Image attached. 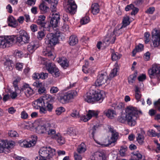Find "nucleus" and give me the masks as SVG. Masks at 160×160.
<instances>
[{
	"mask_svg": "<svg viewBox=\"0 0 160 160\" xmlns=\"http://www.w3.org/2000/svg\"><path fill=\"white\" fill-rule=\"evenodd\" d=\"M69 41L70 45L73 46L78 43V40L76 36L75 35H72L70 37Z\"/></svg>",
	"mask_w": 160,
	"mask_h": 160,
	"instance_id": "nucleus-34",
	"label": "nucleus"
},
{
	"mask_svg": "<svg viewBox=\"0 0 160 160\" xmlns=\"http://www.w3.org/2000/svg\"><path fill=\"white\" fill-rule=\"evenodd\" d=\"M45 16L43 15H40L38 16V19L37 20V22L42 27L45 26L46 23L45 22Z\"/></svg>",
	"mask_w": 160,
	"mask_h": 160,
	"instance_id": "nucleus-30",
	"label": "nucleus"
},
{
	"mask_svg": "<svg viewBox=\"0 0 160 160\" xmlns=\"http://www.w3.org/2000/svg\"><path fill=\"white\" fill-rule=\"evenodd\" d=\"M15 36H0V48L4 49L12 46L15 41Z\"/></svg>",
	"mask_w": 160,
	"mask_h": 160,
	"instance_id": "nucleus-5",
	"label": "nucleus"
},
{
	"mask_svg": "<svg viewBox=\"0 0 160 160\" xmlns=\"http://www.w3.org/2000/svg\"><path fill=\"white\" fill-rule=\"evenodd\" d=\"M104 114L109 118L112 119L116 116L115 111L112 109H108L104 112Z\"/></svg>",
	"mask_w": 160,
	"mask_h": 160,
	"instance_id": "nucleus-28",
	"label": "nucleus"
},
{
	"mask_svg": "<svg viewBox=\"0 0 160 160\" xmlns=\"http://www.w3.org/2000/svg\"><path fill=\"white\" fill-rule=\"evenodd\" d=\"M68 4L66 6V11L67 12L71 14H74L76 12L77 6L75 2L73 0H69Z\"/></svg>",
	"mask_w": 160,
	"mask_h": 160,
	"instance_id": "nucleus-14",
	"label": "nucleus"
},
{
	"mask_svg": "<svg viewBox=\"0 0 160 160\" xmlns=\"http://www.w3.org/2000/svg\"><path fill=\"white\" fill-rule=\"evenodd\" d=\"M136 78V74L135 73L132 74L129 76L128 78V83L132 85L134 83Z\"/></svg>",
	"mask_w": 160,
	"mask_h": 160,
	"instance_id": "nucleus-42",
	"label": "nucleus"
},
{
	"mask_svg": "<svg viewBox=\"0 0 160 160\" xmlns=\"http://www.w3.org/2000/svg\"><path fill=\"white\" fill-rule=\"evenodd\" d=\"M3 142H1L2 145H4L6 152H8V150L9 148H13L15 145V142L13 141H8L7 140H2Z\"/></svg>",
	"mask_w": 160,
	"mask_h": 160,
	"instance_id": "nucleus-24",
	"label": "nucleus"
},
{
	"mask_svg": "<svg viewBox=\"0 0 160 160\" xmlns=\"http://www.w3.org/2000/svg\"><path fill=\"white\" fill-rule=\"evenodd\" d=\"M108 128L112 133L111 137L110 139H108V140L110 145L112 143H114L117 141L118 136V133L116 132L113 131V129L110 126H108Z\"/></svg>",
	"mask_w": 160,
	"mask_h": 160,
	"instance_id": "nucleus-16",
	"label": "nucleus"
},
{
	"mask_svg": "<svg viewBox=\"0 0 160 160\" xmlns=\"http://www.w3.org/2000/svg\"><path fill=\"white\" fill-rule=\"evenodd\" d=\"M59 90V89L57 87L52 86L50 88V92L51 94L56 93L58 92Z\"/></svg>",
	"mask_w": 160,
	"mask_h": 160,
	"instance_id": "nucleus-51",
	"label": "nucleus"
},
{
	"mask_svg": "<svg viewBox=\"0 0 160 160\" xmlns=\"http://www.w3.org/2000/svg\"><path fill=\"white\" fill-rule=\"evenodd\" d=\"M39 153L42 158L50 160L55 154V150L50 147H43L40 148Z\"/></svg>",
	"mask_w": 160,
	"mask_h": 160,
	"instance_id": "nucleus-6",
	"label": "nucleus"
},
{
	"mask_svg": "<svg viewBox=\"0 0 160 160\" xmlns=\"http://www.w3.org/2000/svg\"><path fill=\"white\" fill-rule=\"evenodd\" d=\"M38 61L41 64L45 65L46 67V69H47V67H49L50 65L47 64V60L44 58L40 57L39 58Z\"/></svg>",
	"mask_w": 160,
	"mask_h": 160,
	"instance_id": "nucleus-49",
	"label": "nucleus"
},
{
	"mask_svg": "<svg viewBox=\"0 0 160 160\" xmlns=\"http://www.w3.org/2000/svg\"><path fill=\"white\" fill-rule=\"evenodd\" d=\"M149 135L152 137L157 136L158 137H160V134L159 133H157L153 130H151L149 131Z\"/></svg>",
	"mask_w": 160,
	"mask_h": 160,
	"instance_id": "nucleus-56",
	"label": "nucleus"
},
{
	"mask_svg": "<svg viewBox=\"0 0 160 160\" xmlns=\"http://www.w3.org/2000/svg\"><path fill=\"white\" fill-rule=\"evenodd\" d=\"M32 85L37 88H41V87H42L43 86L42 83L39 81H36L34 82L33 83Z\"/></svg>",
	"mask_w": 160,
	"mask_h": 160,
	"instance_id": "nucleus-62",
	"label": "nucleus"
},
{
	"mask_svg": "<svg viewBox=\"0 0 160 160\" xmlns=\"http://www.w3.org/2000/svg\"><path fill=\"white\" fill-rule=\"evenodd\" d=\"M58 62L64 69H66L69 66L68 61L64 58H59L58 60Z\"/></svg>",
	"mask_w": 160,
	"mask_h": 160,
	"instance_id": "nucleus-26",
	"label": "nucleus"
},
{
	"mask_svg": "<svg viewBox=\"0 0 160 160\" xmlns=\"http://www.w3.org/2000/svg\"><path fill=\"white\" fill-rule=\"evenodd\" d=\"M144 49L143 45L141 44H139L136 47L135 49L133 51L132 53L133 54V56H134L136 52H140L143 50Z\"/></svg>",
	"mask_w": 160,
	"mask_h": 160,
	"instance_id": "nucleus-41",
	"label": "nucleus"
},
{
	"mask_svg": "<svg viewBox=\"0 0 160 160\" xmlns=\"http://www.w3.org/2000/svg\"><path fill=\"white\" fill-rule=\"evenodd\" d=\"M148 73L151 78H155L160 75V67L153 66L148 70Z\"/></svg>",
	"mask_w": 160,
	"mask_h": 160,
	"instance_id": "nucleus-12",
	"label": "nucleus"
},
{
	"mask_svg": "<svg viewBox=\"0 0 160 160\" xmlns=\"http://www.w3.org/2000/svg\"><path fill=\"white\" fill-rule=\"evenodd\" d=\"M65 109L62 107H60L56 108L55 110L56 114L58 115H59L61 114L62 113L65 111Z\"/></svg>",
	"mask_w": 160,
	"mask_h": 160,
	"instance_id": "nucleus-48",
	"label": "nucleus"
},
{
	"mask_svg": "<svg viewBox=\"0 0 160 160\" xmlns=\"http://www.w3.org/2000/svg\"><path fill=\"white\" fill-rule=\"evenodd\" d=\"M92 12L94 15L97 14L100 11L99 7L98 4L95 3L92 5L91 7Z\"/></svg>",
	"mask_w": 160,
	"mask_h": 160,
	"instance_id": "nucleus-31",
	"label": "nucleus"
},
{
	"mask_svg": "<svg viewBox=\"0 0 160 160\" xmlns=\"http://www.w3.org/2000/svg\"><path fill=\"white\" fill-rule=\"evenodd\" d=\"M130 22L129 21V18L127 16H125L124 17L122 21V25L121 27V28L123 27H125L127 26L129 24Z\"/></svg>",
	"mask_w": 160,
	"mask_h": 160,
	"instance_id": "nucleus-40",
	"label": "nucleus"
},
{
	"mask_svg": "<svg viewBox=\"0 0 160 160\" xmlns=\"http://www.w3.org/2000/svg\"><path fill=\"white\" fill-rule=\"evenodd\" d=\"M39 46L38 42L37 41L31 42L28 46V51L31 53L34 52L35 51Z\"/></svg>",
	"mask_w": 160,
	"mask_h": 160,
	"instance_id": "nucleus-17",
	"label": "nucleus"
},
{
	"mask_svg": "<svg viewBox=\"0 0 160 160\" xmlns=\"http://www.w3.org/2000/svg\"><path fill=\"white\" fill-rule=\"evenodd\" d=\"M8 135L11 137H16L18 136L17 132L15 131L10 130L8 132Z\"/></svg>",
	"mask_w": 160,
	"mask_h": 160,
	"instance_id": "nucleus-57",
	"label": "nucleus"
},
{
	"mask_svg": "<svg viewBox=\"0 0 160 160\" xmlns=\"http://www.w3.org/2000/svg\"><path fill=\"white\" fill-rule=\"evenodd\" d=\"M42 98L41 97L37 100L34 101L32 102V105L34 108L38 109L39 108L42 106L44 102Z\"/></svg>",
	"mask_w": 160,
	"mask_h": 160,
	"instance_id": "nucleus-25",
	"label": "nucleus"
},
{
	"mask_svg": "<svg viewBox=\"0 0 160 160\" xmlns=\"http://www.w3.org/2000/svg\"><path fill=\"white\" fill-rule=\"evenodd\" d=\"M22 89L26 96L28 97L32 95L34 93L33 90L29 86V85L27 84H24L23 86Z\"/></svg>",
	"mask_w": 160,
	"mask_h": 160,
	"instance_id": "nucleus-21",
	"label": "nucleus"
},
{
	"mask_svg": "<svg viewBox=\"0 0 160 160\" xmlns=\"http://www.w3.org/2000/svg\"><path fill=\"white\" fill-rule=\"evenodd\" d=\"M46 120L43 118L38 119L33 122H29L26 125L27 129L33 128L36 129V132L39 134H45L47 132L48 128L46 125Z\"/></svg>",
	"mask_w": 160,
	"mask_h": 160,
	"instance_id": "nucleus-3",
	"label": "nucleus"
},
{
	"mask_svg": "<svg viewBox=\"0 0 160 160\" xmlns=\"http://www.w3.org/2000/svg\"><path fill=\"white\" fill-rule=\"evenodd\" d=\"M47 70L54 77L57 78L60 75V73L59 69L55 67H53L50 66L49 67H47Z\"/></svg>",
	"mask_w": 160,
	"mask_h": 160,
	"instance_id": "nucleus-20",
	"label": "nucleus"
},
{
	"mask_svg": "<svg viewBox=\"0 0 160 160\" xmlns=\"http://www.w3.org/2000/svg\"><path fill=\"white\" fill-rule=\"evenodd\" d=\"M105 93L102 90L94 91L92 90L87 93L84 96V100L90 103L102 101L105 97Z\"/></svg>",
	"mask_w": 160,
	"mask_h": 160,
	"instance_id": "nucleus-4",
	"label": "nucleus"
},
{
	"mask_svg": "<svg viewBox=\"0 0 160 160\" xmlns=\"http://www.w3.org/2000/svg\"><path fill=\"white\" fill-rule=\"evenodd\" d=\"M44 106L46 107L47 110L49 112H51L53 108L52 105L49 103H47L44 104Z\"/></svg>",
	"mask_w": 160,
	"mask_h": 160,
	"instance_id": "nucleus-53",
	"label": "nucleus"
},
{
	"mask_svg": "<svg viewBox=\"0 0 160 160\" xmlns=\"http://www.w3.org/2000/svg\"><path fill=\"white\" fill-rule=\"evenodd\" d=\"M112 59L113 61H116L119 59L121 57V55L117 52L112 53L111 55Z\"/></svg>",
	"mask_w": 160,
	"mask_h": 160,
	"instance_id": "nucleus-44",
	"label": "nucleus"
},
{
	"mask_svg": "<svg viewBox=\"0 0 160 160\" xmlns=\"http://www.w3.org/2000/svg\"><path fill=\"white\" fill-rule=\"evenodd\" d=\"M7 22L8 26L12 28H16L18 25L17 20L11 15H10L8 17Z\"/></svg>",
	"mask_w": 160,
	"mask_h": 160,
	"instance_id": "nucleus-19",
	"label": "nucleus"
},
{
	"mask_svg": "<svg viewBox=\"0 0 160 160\" xmlns=\"http://www.w3.org/2000/svg\"><path fill=\"white\" fill-rule=\"evenodd\" d=\"M119 69V67L117 63H116L114 65L113 69L111 71L110 74V77L113 78L117 75V72Z\"/></svg>",
	"mask_w": 160,
	"mask_h": 160,
	"instance_id": "nucleus-36",
	"label": "nucleus"
},
{
	"mask_svg": "<svg viewBox=\"0 0 160 160\" xmlns=\"http://www.w3.org/2000/svg\"><path fill=\"white\" fill-rule=\"evenodd\" d=\"M38 92L39 93L41 94L46 93H47V90L46 88H45L42 86L39 88L38 89Z\"/></svg>",
	"mask_w": 160,
	"mask_h": 160,
	"instance_id": "nucleus-63",
	"label": "nucleus"
},
{
	"mask_svg": "<svg viewBox=\"0 0 160 160\" xmlns=\"http://www.w3.org/2000/svg\"><path fill=\"white\" fill-rule=\"evenodd\" d=\"M152 41L154 47H157L160 45V28H155L153 30Z\"/></svg>",
	"mask_w": 160,
	"mask_h": 160,
	"instance_id": "nucleus-8",
	"label": "nucleus"
},
{
	"mask_svg": "<svg viewBox=\"0 0 160 160\" xmlns=\"http://www.w3.org/2000/svg\"><path fill=\"white\" fill-rule=\"evenodd\" d=\"M58 37L56 34H48L47 36L45 41L47 47L43 52V55L50 57L52 56L54 47L58 43Z\"/></svg>",
	"mask_w": 160,
	"mask_h": 160,
	"instance_id": "nucleus-2",
	"label": "nucleus"
},
{
	"mask_svg": "<svg viewBox=\"0 0 160 160\" xmlns=\"http://www.w3.org/2000/svg\"><path fill=\"white\" fill-rule=\"evenodd\" d=\"M46 125L48 128V129L55 128L57 127V125L55 122L50 123L46 121Z\"/></svg>",
	"mask_w": 160,
	"mask_h": 160,
	"instance_id": "nucleus-50",
	"label": "nucleus"
},
{
	"mask_svg": "<svg viewBox=\"0 0 160 160\" xmlns=\"http://www.w3.org/2000/svg\"><path fill=\"white\" fill-rule=\"evenodd\" d=\"M86 150V146L84 143H82L79 146L77 149V151L79 153L84 152Z\"/></svg>",
	"mask_w": 160,
	"mask_h": 160,
	"instance_id": "nucleus-38",
	"label": "nucleus"
},
{
	"mask_svg": "<svg viewBox=\"0 0 160 160\" xmlns=\"http://www.w3.org/2000/svg\"><path fill=\"white\" fill-rule=\"evenodd\" d=\"M127 150V148L126 146L121 147L119 151L120 156L122 157L125 156Z\"/></svg>",
	"mask_w": 160,
	"mask_h": 160,
	"instance_id": "nucleus-45",
	"label": "nucleus"
},
{
	"mask_svg": "<svg viewBox=\"0 0 160 160\" xmlns=\"http://www.w3.org/2000/svg\"><path fill=\"white\" fill-rule=\"evenodd\" d=\"M108 76L107 73L104 72L101 73L98 76V78L95 82L96 86H100L104 84L107 80Z\"/></svg>",
	"mask_w": 160,
	"mask_h": 160,
	"instance_id": "nucleus-11",
	"label": "nucleus"
},
{
	"mask_svg": "<svg viewBox=\"0 0 160 160\" xmlns=\"http://www.w3.org/2000/svg\"><path fill=\"white\" fill-rule=\"evenodd\" d=\"M71 115L75 118H78L80 117L79 112L76 110H74L71 113Z\"/></svg>",
	"mask_w": 160,
	"mask_h": 160,
	"instance_id": "nucleus-52",
	"label": "nucleus"
},
{
	"mask_svg": "<svg viewBox=\"0 0 160 160\" xmlns=\"http://www.w3.org/2000/svg\"><path fill=\"white\" fill-rule=\"evenodd\" d=\"M31 138H32V140L29 141L26 140L20 141L19 142L20 146L21 147L26 148L33 146L36 143L37 137L36 135H33L31 137Z\"/></svg>",
	"mask_w": 160,
	"mask_h": 160,
	"instance_id": "nucleus-10",
	"label": "nucleus"
},
{
	"mask_svg": "<svg viewBox=\"0 0 160 160\" xmlns=\"http://www.w3.org/2000/svg\"><path fill=\"white\" fill-rule=\"evenodd\" d=\"M89 117L87 114L86 115H82L80 117V119L82 121L86 122L90 119Z\"/></svg>",
	"mask_w": 160,
	"mask_h": 160,
	"instance_id": "nucleus-54",
	"label": "nucleus"
},
{
	"mask_svg": "<svg viewBox=\"0 0 160 160\" xmlns=\"http://www.w3.org/2000/svg\"><path fill=\"white\" fill-rule=\"evenodd\" d=\"M144 137L143 135L139 134L137 138V141L140 144H142L143 142Z\"/></svg>",
	"mask_w": 160,
	"mask_h": 160,
	"instance_id": "nucleus-58",
	"label": "nucleus"
},
{
	"mask_svg": "<svg viewBox=\"0 0 160 160\" xmlns=\"http://www.w3.org/2000/svg\"><path fill=\"white\" fill-rule=\"evenodd\" d=\"M48 130H47L48 135L53 138H55L58 137V135L56 133V131L54 129H48Z\"/></svg>",
	"mask_w": 160,
	"mask_h": 160,
	"instance_id": "nucleus-37",
	"label": "nucleus"
},
{
	"mask_svg": "<svg viewBox=\"0 0 160 160\" xmlns=\"http://www.w3.org/2000/svg\"><path fill=\"white\" fill-rule=\"evenodd\" d=\"M52 17L51 18L50 23L52 27L55 28L58 26V23L60 19L59 15L56 13L52 14Z\"/></svg>",
	"mask_w": 160,
	"mask_h": 160,
	"instance_id": "nucleus-18",
	"label": "nucleus"
},
{
	"mask_svg": "<svg viewBox=\"0 0 160 160\" xmlns=\"http://www.w3.org/2000/svg\"><path fill=\"white\" fill-rule=\"evenodd\" d=\"M52 2L51 7V10L52 12H55L57 11L56 7L58 3V0H52Z\"/></svg>",
	"mask_w": 160,
	"mask_h": 160,
	"instance_id": "nucleus-43",
	"label": "nucleus"
},
{
	"mask_svg": "<svg viewBox=\"0 0 160 160\" xmlns=\"http://www.w3.org/2000/svg\"><path fill=\"white\" fill-rule=\"evenodd\" d=\"M117 30H114L112 32L108 33L105 38L104 42V43L108 44V45L109 43H113L114 42L115 39L116 37L117 36H119L120 35V33H117L115 35L114 32Z\"/></svg>",
	"mask_w": 160,
	"mask_h": 160,
	"instance_id": "nucleus-13",
	"label": "nucleus"
},
{
	"mask_svg": "<svg viewBox=\"0 0 160 160\" xmlns=\"http://www.w3.org/2000/svg\"><path fill=\"white\" fill-rule=\"evenodd\" d=\"M55 139L57 140L58 143L60 145H62L65 143V140L64 138L61 137L59 134H58V137L55 138Z\"/></svg>",
	"mask_w": 160,
	"mask_h": 160,
	"instance_id": "nucleus-46",
	"label": "nucleus"
},
{
	"mask_svg": "<svg viewBox=\"0 0 160 160\" xmlns=\"http://www.w3.org/2000/svg\"><path fill=\"white\" fill-rule=\"evenodd\" d=\"M45 34L43 31H41L38 32L37 35V38L39 40L42 39L45 36Z\"/></svg>",
	"mask_w": 160,
	"mask_h": 160,
	"instance_id": "nucleus-55",
	"label": "nucleus"
},
{
	"mask_svg": "<svg viewBox=\"0 0 160 160\" xmlns=\"http://www.w3.org/2000/svg\"><path fill=\"white\" fill-rule=\"evenodd\" d=\"M90 21V19L89 17L85 16L83 17L81 19L80 22L82 25H84L88 23Z\"/></svg>",
	"mask_w": 160,
	"mask_h": 160,
	"instance_id": "nucleus-47",
	"label": "nucleus"
},
{
	"mask_svg": "<svg viewBox=\"0 0 160 160\" xmlns=\"http://www.w3.org/2000/svg\"><path fill=\"white\" fill-rule=\"evenodd\" d=\"M13 66L14 63L11 60H7L4 62V68L6 70H12Z\"/></svg>",
	"mask_w": 160,
	"mask_h": 160,
	"instance_id": "nucleus-29",
	"label": "nucleus"
},
{
	"mask_svg": "<svg viewBox=\"0 0 160 160\" xmlns=\"http://www.w3.org/2000/svg\"><path fill=\"white\" fill-rule=\"evenodd\" d=\"M140 114H142L140 111L135 107L129 106L125 108V112L121 114L119 120L123 123L127 122L129 126L133 127L137 124V120Z\"/></svg>",
	"mask_w": 160,
	"mask_h": 160,
	"instance_id": "nucleus-1",
	"label": "nucleus"
},
{
	"mask_svg": "<svg viewBox=\"0 0 160 160\" xmlns=\"http://www.w3.org/2000/svg\"><path fill=\"white\" fill-rule=\"evenodd\" d=\"M57 99L58 101L63 104L68 102L70 100L67 92L64 93L59 92L57 94Z\"/></svg>",
	"mask_w": 160,
	"mask_h": 160,
	"instance_id": "nucleus-15",
	"label": "nucleus"
},
{
	"mask_svg": "<svg viewBox=\"0 0 160 160\" xmlns=\"http://www.w3.org/2000/svg\"><path fill=\"white\" fill-rule=\"evenodd\" d=\"M144 41L146 43H148L149 41L150 34L149 33L145 32L144 33Z\"/></svg>",
	"mask_w": 160,
	"mask_h": 160,
	"instance_id": "nucleus-64",
	"label": "nucleus"
},
{
	"mask_svg": "<svg viewBox=\"0 0 160 160\" xmlns=\"http://www.w3.org/2000/svg\"><path fill=\"white\" fill-rule=\"evenodd\" d=\"M42 97L43 98L44 104L49 103V102L52 101L53 99L52 96L49 94H45Z\"/></svg>",
	"mask_w": 160,
	"mask_h": 160,
	"instance_id": "nucleus-35",
	"label": "nucleus"
},
{
	"mask_svg": "<svg viewBox=\"0 0 160 160\" xmlns=\"http://www.w3.org/2000/svg\"><path fill=\"white\" fill-rule=\"evenodd\" d=\"M150 52L148 51L145 53L143 56V58L144 60L146 61H148L150 59Z\"/></svg>",
	"mask_w": 160,
	"mask_h": 160,
	"instance_id": "nucleus-60",
	"label": "nucleus"
},
{
	"mask_svg": "<svg viewBox=\"0 0 160 160\" xmlns=\"http://www.w3.org/2000/svg\"><path fill=\"white\" fill-rule=\"evenodd\" d=\"M95 127L94 126L93 128L92 134L95 142L97 144L98 147L102 148H104L108 147L110 145L108 139L102 138L100 139H96L94 138V133H95Z\"/></svg>",
	"mask_w": 160,
	"mask_h": 160,
	"instance_id": "nucleus-9",
	"label": "nucleus"
},
{
	"mask_svg": "<svg viewBox=\"0 0 160 160\" xmlns=\"http://www.w3.org/2000/svg\"><path fill=\"white\" fill-rule=\"evenodd\" d=\"M17 42L21 45L28 43L30 40V37L28 33L24 30H21L19 35L16 38Z\"/></svg>",
	"mask_w": 160,
	"mask_h": 160,
	"instance_id": "nucleus-7",
	"label": "nucleus"
},
{
	"mask_svg": "<svg viewBox=\"0 0 160 160\" xmlns=\"http://www.w3.org/2000/svg\"><path fill=\"white\" fill-rule=\"evenodd\" d=\"M142 158V155L139 151L134 152L132 153L131 158L129 160H140Z\"/></svg>",
	"mask_w": 160,
	"mask_h": 160,
	"instance_id": "nucleus-27",
	"label": "nucleus"
},
{
	"mask_svg": "<svg viewBox=\"0 0 160 160\" xmlns=\"http://www.w3.org/2000/svg\"><path fill=\"white\" fill-rule=\"evenodd\" d=\"M105 156L102 152H97L93 154L91 160H104Z\"/></svg>",
	"mask_w": 160,
	"mask_h": 160,
	"instance_id": "nucleus-22",
	"label": "nucleus"
},
{
	"mask_svg": "<svg viewBox=\"0 0 160 160\" xmlns=\"http://www.w3.org/2000/svg\"><path fill=\"white\" fill-rule=\"evenodd\" d=\"M155 10V8L154 7H150L147 9L145 12L148 14H152L153 13Z\"/></svg>",
	"mask_w": 160,
	"mask_h": 160,
	"instance_id": "nucleus-59",
	"label": "nucleus"
},
{
	"mask_svg": "<svg viewBox=\"0 0 160 160\" xmlns=\"http://www.w3.org/2000/svg\"><path fill=\"white\" fill-rule=\"evenodd\" d=\"M99 112L98 110H89L87 114L90 119L92 117H98Z\"/></svg>",
	"mask_w": 160,
	"mask_h": 160,
	"instance_id": "nucleus-33",
	"label": "nucleus"
},
{
	"mask_svg": "<svg viewBox=\"0 0 160 160\" xmlns=\"http://www.w3.org/2000/svg\"><path fill=\"white\" fill-rule=\"evenodd\" d=\"M40 11L46 13L49 10V8L46 5L44 2H42L38 6Z\"/></svg>",
	"mask_w": 160,
	"mask_h": 160,
	"instance_id": "nucleus-32",
	"label": "nucleus"
},
{
	"mask_svg": "<svg viewBox=\"0 0 160 160\" xmlns=\"http://www.w3.org/2000/svg\"><path fill=\"white\" fill-rule=\"evenodd\" d=\"M14 54L18 58L22 57L23 56V53L22 51L18 50H16L14 52Z\"/></svg>",
	"mask_w": 160,
	"mask_h": 160,
	"instance_id": "nucleus-61",
	"label": "nucleus"
},
{
	"mask_svg": "<svg viewBox=\"0 0 160 160\" xmlns=\"http://www.w3.org/2000/svg\"><path fill=\"white\" fill-rule=\"evenodd\" d=\"M67 134L71 136L78 137L80 133L78 130L73 128H68L67 131Z\"/></svg>",
	"mask_w": 160,
	"mask_h": 160,
	"instance_id": "nucleus-23",
	"label": "nucleus"
},
{
	"mask_svg": "<svg viewBox=\"0 0 160 160\" xmlns=\"http://www.w3.org/2000/svg\"><path fill=\"white\" fill-rule=\"evenodd\" d=\"M67 93L70 100L73 99L78 95L77 91L74 90L69 91L67 92Z\"/></svg>",
	"mask_w": 160,
	"mask_h": 160,
	"instance_id": "nucleus-39",
	"label": "nucleus"
}]
</instances>
